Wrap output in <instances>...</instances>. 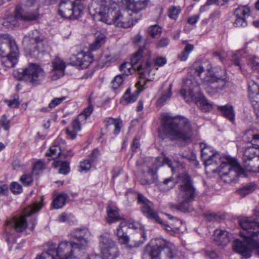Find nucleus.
<instances>
[{"label": "nucleus", "instance_id": "nucleus-1", "mask_svg": "<svg viewBox=\"0 0 259 259\" xmlns=\"http://www.w3.org/2000/svg\"><path fill=\"white\" fill-rule=\"evenodd\" d=\"M200 147L205 165L221 163L218 170L221 180L225 183H230L243 174V169L235 159L228 156L221 157L218 152H213L212 147L205 143H201Z\"/></svg>", "mask_w": 259, "mask_h": 259}, {"label": "nucleus", "instance_id": "nucleus-2", "mask_svg": "<svg viewBox=\"0 0 259 259\" xmlns=\"http://www.w3.org/2000/svg\"><path fill=\"white\" fill-rule=\"evenodd\" d=\"M238 222L242 229L240 234L244 238L243 241L235 240L233 249L246 257H250L252 251L259 255V238H256L259 234V222L246 217L239 218Z\"/></svg>", "mask_w": 259, "mask_h": 259}, {"label": "nucleus", "instance_id": "nucleus-3", "mask_svg": "<svg viewBox=\"0 0 259 259\" xmlns=\"http://www.w3.org/2000/svg\"><path fill=\"white\" fill-rule=\"evenodd\" d=\"M162 130L159 135L162 139L186 141L192 136V128L189 120L181 116L171 117L166 113L161 116Z\"/></svg>", "mask_w": 259, "mask_h": 259}, {"label": "nucleus", "instance_id": "nucleus-4", "mask_svg": "<svg viewBox=\"0 0 259 259\" xmlns=\"http://www.w3.org/2000/svg\"><path fill=\"white\" fill-rule=\"evenodd\" d=\"M146 49L145 46L140 47L138 51L133 55L131 59V62H125L121 65L120 71L123 76H127L135 71L133 65L139 63L137 67V70L140 74V80L136 83L137 86L142 85L144 80L152 81L154 79V73L151 75L152 71V59L151 53L147 51L145 52Z\"/></svg>", "mask_w": 259, "mask_h": 259}, {"label": "nucleus", "instance_id": "nucleus-5", "mask_svg": "<svg viewBox=\"0 0 259 259\" xmlns=\"http://www.w3.org/2000/svg\"><path fill=\"white\" fill-rule=\"evenodd\" d=\"M196 75L199 76L203 83L207 85L214 92H218L225 89L229 78L226 70L220 69L213 71L211 66L194 64L192 68Z\"/></svg>", "mask_w": 259, "mask_h": 259}, {"label": "nucleus", "instance_id": "nucleus-6", "mask_svg": "<svg viewBox=\"0 0 259 259\" xmlns=\"http://www.w3.org/2000/svg\"><path fill=\"white\" fill-rule=\"evenodd\" d=\"M179 193L177 196L178 203L174 207L180 211L186 212L188 210L191 202L194 200L196 196V189L191 177L186 172L178 176Z\"/></svg>", "mask_w": 259, "mask_h": 259}, {"label": "nucleus", "instance_id": "nucleus-7", "mask_svg": "<svg viewBox=\"0 0 259 259\" xmlns=\"http://www.w3.org/2000/svg\"><path fill=\"white\" fill-rule=\"evenodd\" d=\"M42 207L41 203L34 202L31 206L26 208L24 211V215L20 217H14L8 220L5 224V233L8 242L13 241V235L15 232H22L27 227L26 218L40 210Z\"/></svg>", "mask_w": 259, "mask_h": 259}, {"label": "nucleus", "instance_id": "nucleus-8", "mask_svg": "<svg viewBox=\"0 0 259 259\" xmlns=\"http://www.w3.org/2000/svg\"><path fill=\"white\" fill-rule=\"evenodd\" d=\"M19 48L14 39L8 34L0 35V59L5 67H13L17 63Z\"/></svg>", "mask_w": 259, "mask_h": 259}, {"label": "nucleus", "instance_id": "nucleus-9", "mask_svg": "<svg viewBox=\"0 0 259 259\" xmlns=\"http://www.w3.org/2000/svg\"><path fill=\"white\" fill-rule=\"evenodd\" d=\"M44 36L39 35L37 30H34L28 36H25L23 44L26 53L33 58H38L41 53L45 51L44 49Z\"/></svg>", "mask_w": 259, "mask_h": 259}, {"label": "nucleus", "instance_id": "nucleus-10", "mask_svg": "<svg viewBox=\"0 0 259 259\" xmlns=\"http://www.w3.org/2000/svg\"><path fill=\"white\" fill-rule=\"evenodd\" d=\"M84 9V5L81 2L62 1L59 6V14L66 19H77L83 15Z\"/></svg>", "mask_w": 259, "mask_h": 259}, {"label": "nucleus", "instance_id": "nucleus-11", "mask_svg": "<svg viewBox=\"0 0 259 259\" xmlns=\"http://www.w3.org/2000/svg\"><path fill=\"white\" fill-rule=\"evenodd\" d=\"M76 245L74 241L71 242L65 241L60 242L57 249L55 246L50 248L55 250L54 256L57 259H79V257L84 253L82 251L78 252L79 249Z\"/></svg>", "mask_w": 259, "mask_h": 259}, {"label": "nucleus", "instance_id": "nucleus-12", "mask_svg": "<svg viewBox=\"0 0 259 259\" xmlns=\"http://www.w3.org/2000/svg\"><path fill=\"white\" fill-rule=\"evenodd\" d=\"M117 4L111 0H101L93 2L89 7L90 13L93 16H100L101 21L109 17V13H112L116 9Z\"/></svg>", "mask_w": 259, "mask_h": 259}, {"label": "nucleus", "instance_id": "nucleus-13", "mask_svg": "<svg viewBox=\"0 0 259 259\" xmlns=\"http://www.w3.org/2000/svg\"><path fill=\"white\" fill-rule=\"evenodd\" d=\"M99 247L103 257L105 259H115L120 254L116 242L107 233L100 237Z\"/></svg>", "mask_w": 259, "mask_h": 259}, {"label": "nucleus", "instance_id": "nucleus-14", "mask_svg": "<svg viewBox=\"0 0 259 259\" xmlns=\"http://www.w3.org/2000/svg\"><path fill=\"white\" fill-rule=\"evenodd\" d=\"M19 80H25L33 85L39 84L45 78V72L42 68L35 64H30L19 72Z\"/></svg>", "mask_w": 259, "mask_h": 259}, {"label": "nucleus", "instance_id": "nucleus-15", "mask_svg": "<svg viewBox=\"0 0 259 259\" xmlns=\"http://www.w3.org/2000/svg\"><path fill=\"white\" fill-rule=\"evenodd\" d=\"M157 259H174L177 254V248L171 242L162 238H156Z\"/></svg>", "mask_w": 259, "mask_h": 259}, {"label": "nucleus", "instance_id": "nucleus-16", "mask_svg": "<svg viewBox=\"0 0 259 259\" xmlns=\"http://www.w3.org/2000/svg\"><path fill=\"white\" fill-rule=\"evenodd\" d=\"M72 241L75 242L79 249L78 252L82 251L84 253V250L87 246L88 241V237L90 235L89 230L86 228L76 229L70 233Z\"/></svg>", "mask_w": 259, "mask_h": 259}, {"label": "nucleus", "instance_id": "nucleus-17", "mask_svg": "<svg viewBox=\"0 0 259 259\" xmlns=\"http://www.w3.org/2000/svg\"><path fill=\"white\" fill-rule=\"evenodd\" d=\"M113 21L117 26L125 28L134 25L132 13L127 9L116 14L113 18Z\"/></svg>", "mask_w": 259, "mask_h": 259}, {"label": "nucleus", "instance_id": "nucleus-18", "mask_svg": "<svg viewBox=\"0 0 259 259\" xmlns=\"http://www.w3.org/2000/svg\"><path fill=\"white\" fill-rule=\"evenodd\" d=\"M93 61V57L90 52H81L71 58V63L73 65L79 67L81 69L88 67Z\"/></svg>", "mask_w": 259, "mask_h": 259}, {"label": "nucleus", "instance_id": "nucleus-19", "mask_svg": "<svg viewBox=\"0 0 259 259\" xmlns=\"http://www.w3.org/2000/svg\"><path fill=\"white\" fill-rule=\"evenodd\" d=\"M16 17L24 21H32L37 20L39 17L38 7L30 10L24 9L20 7H16Z\"/></svg>", "mask_w": 259, "mask_h": 259}, {"label": "nucleus", "instance_id": "nucleus-20", "mask_svg": "<svg viewBox=\"0 0 259 259\" xmlns=\"http://www.w3.org/2000/svg\"><path fill=\"white\" fill-rule=\"evenodd\" d=\"M250 8L247 6H240L236 9L234 15L236 19L233 23L235 27H245L247 23L246 20V16H249Z\"/></svg>", "mask_w": 259, "mask_h": 259}, {"label": "nucleus", "instance_id": "nucleus-21", "mask_svg": "<svg viewBox=\"0 0 259 259\" xmlns=\"http://www.w3.org/2000/svg\"><path fill=\"white\" fill-rule=\"evenodd\" d=\"M199 84L194 79L188 78L184 80L183 89L180 91L181 95L185 98L186 94L193 99L195 96V92L199 91Z\"/></svg>", "mask_w": 259, "mask_h": 259}, {"label": "nucleus", "instance_id": "nucleus-22", "mask_svg": "<svg viewBox=\"0 0 259 259\" xmlns=\"http://www.w3.org/2000/svg\"><path fill=\"white\" fill-rule=\"evenodd\" d=\"M127 223L126 221L121 222L116 228L115 235L117 237L118 243L120 245H125L126 248L129 244L130 238L125 229L127 228Z\"/></svg>", "mask_w": 259, "mask_h": 259}, {"label": "nucleus", "instance_id": "nucleus-23", "mask_svg": "<svg viewBox=\"0 0 259 259\" xmlns=\"http://www.w3.org/2000/svg\"><path fill=\"white\" fill-rule=\"evenodd\" d=\"M52 80H57L64 75L66 66L65 62L60 58L56 57L52 61Z\"/></svg>", "mask_w": 259, "mask_h": 259}, {"label": "nucleus", "instance_id": "nucleus-24", "mask_svg": "<svg viewBox=\"0 0 259 259\" xmlns=\"http://www.w3.org/2000/svg\"><path fill=\"white\" fill-rule=\"evenodd\" d=\"M147 81L145 80L142 81V85L137 86L136 85L138 89L133 93H131L130 88H128L122 97L120 102L124 105H126L135 102L137 100L140 92L139 90L140 88L145 85Z\"/></svg>", "mask_w": 259, "mask_h": 259}, {"label": "nucleus", "instance_id": "nucleus-25", "mask_svg": "<svg viewBox=\"0 0 259 259\" xmlns=\"http://www.w3.org/2000/svg\"><path fill=\"white\" fill-rule=\"evenodd\" d=\"M258 157L259 148L252 146L245 149L243 152V158L247 170L248 167L250 168L251 166L253 165L248 163V162L251 161L255 157H256L257 159Z\"/></svg>", "mask_w": 259, "mask_h": 259}, {"label": "nucleus", "instance_id": "nucleus-26", "mask_svg": "<svg viewBox=\"0 0 259 259\" xmlns=\"http://www.w3.org/2000/svg\"><path fill=\"white\" fill-rule=\"evenodd\" d=\"M148 3V0H128L126 5V9L131 13L137 14L145 9Z\"/></svg>", "mask_w": 259, "mask_h": 259}, {"label": "nucleus", "instance_id": "nucleus-27", "mask_svg": "<svg viewBox=\"0 0 259 259\" xmlns=\"http://www.w3.org/2000/svg\"><path fill=\"white\" fill-rule=\"evenodd\" d=\"M146 240V235L144 231L136 233L130 239V243L126 247L127 250H131L142 245Z\"/></svg>", "mask_w": 259, "mask_h": 259}, {"label": "nucleus", "instance_id": "nucleus-28", "mask_svg": "<svg viewBox=\"0 0 259 259\" xmlns=\"http://www.w3.org/2000/svg\"><path fill=\"white\" fill-rule=\"evenodd\" d=\"M213 240L218 245L226 246L230 241L228 232L226 231L216 229L214 232Z\"/></svg>", "mask_w": 259, "mask_h": 259}, {"label": "nucleus", "instance_id": "nucleus-29", "mask_svg": "<svg viewBox=\"0 0 259 259\" xmlns=\"http://www.w3.org/2000/svg\"><path fill=\"white\" fill-rule=\"evenodd\" d=\"M153 204L152 202H149L146 205H143L141 207V210L144 215L147 218L154 220L158 223H162L160 218L157 213L153 209Z\"/></svg>", "mask_w": 259, "mask_h": 259}, {"label": "nucleus", "instance_id": "nucleus-30", "mask_svg": "<svg viewBox=\"0 0 259 259\" xmlns=\"http://www.w3.org/2000/svg\"><path fill=\"white\" fill-rule=\"evenodd\" d=\"M152 245H147L143 251L142 259H157V252L156 239L152 241Z\"/></svg>", "mask_w": 259, "mask_h": 259}, {"label": "nucleus", "instance_id": "nucleus-31", "mask_svg": "<svg viewBox=\"0 0 259 259\" xmlns=\"http://www.w3.org/2000/svg\"><path fill=\"white\" fill-rule=\"evenodd\" d=\"M218 110L221 112L223 116L233 123L235 121V112L231 105L219 106Z\"/></svg>", "mask_w": 259, "mask_h": 259}, {"label": "nucleus", "instance_id": "nucleus-32", "mask_svg": "<svg viewBox=\"0 0 259 259\" xmlns=\"http://www.w3.org/2000/svg\"><path fill=\"white\" fill-rule=\"evenodd\" d=\"M107 217L106 218L107 223L111 224L121 220L119 216L118 211L115 207L111 205H108L107 207Z\"/></svg>", "mask_w": 259, "mask_h": 259}, {"label": "nucleus", "instance_id": "nucleus-33", "mask_svg": "<svg viewBox=\"0 0 259 259\" xmlns=\"http://www.w3.org/2000/svg\"><path fill=\"white\" fill-rule=\"evenodd\" d=\"M68 196L65 193H61L54 196L52 204L53 207L55 209L62 208L66 203V200Z\"/></svg>", "mask_w": 259, "mask_h": 259}, {"label": "nucleus", "instance_id": "nucleus-34", "mask_svg": "<svg viewBox=\"0 0 259 259\" xmlns=\"http://www.w3.org/2000/svg\"><path fill=\"white\" fill-rule=\"evenodd\" d=\"M246 56L247 53L245 49L238 50L232 55V60L233 63L235 65L239 66L240 70L241 69V59L246 57Z\"/></svg>", "mask_w": 259, "mask_h": 259}, {"label": "nucleus", "instance_id": "nucleus-35", "mask_svg": "<svg viewBox=\"0 0 259 259\" xmlns=\"http://www.w3.org/2000/svg\"><path fill=\"white\" fill-rule=\"evenodd\" d=\"M175 186V182L172 178L165 179L162 183L158 185L159 190L162 192L169 191Z\"/></svg>", "mask_w": 259, "mask_h": 259}, {"label": "nucleus", "instance_id": "nucleus-36", "mask_svg": "<svg viewBox=\"0 0 259 259\" xmlns=\"http://www.w3.org/2000/svg\"><path fill=\"white\" fill-rule=\"evenodd\" d=\"M60 140V139L57 138L54 142V145L50 147L49 151L46 153L47 157H53L54 156H56L55 157H57L62 154V150H61V147L57 145L58 142Z\"/></svg>", "mask_w": 259, "mask_h": 259}, {"label": "nucleus", "instance_id": "nucleus-37", "mask_svg": "<svg viewBox=\"0 0 259 259\" xmlns=\"http://www.w3.org/2000/svg\"><path fill=\"white\" fill-rule=\"evenodd\" d=\"M105 122H106V126L111 124L114 125L115 128L113 132L114 135H117L119 133L122 124V121L120 119H115L112 117H109L105 119Z\"/></svg>", "mask_w": 259, "mask_h": 259}, {"label": "nucleus", "instance_id": "nucleus-38", "mask_svg": "<svg viewBox=\"0 0 259 259\" xmlns=\"http://www.w3.org/2000/svg\"><path fill=\"white\" fill-rule=\"evenodd\" d=\"M255 87L258 90V93H254L251 90L250 85L249 84L248 85V96L253 109H256L259 107V88L257 85H255Z\"/></svg>", "mask_w": 259, "mask_h": 259}, {"label": "nucleus", "instance_id": "nucleus-39", "mask_svg": "<svg viewBox=\"0 0 259 259\" xmlns=\"http://www.w3.org/2000/svg\"><path fill=\"white\" fill-rule=\"evenodd\" d=\"M105 41L106 36L103 34H99L96 37L94 41L90 45V51H95L97 50L105 44Z\"/></svg>", "mask_w": 259, "mask_h": 259}, {"label": "nucleus", "instance_id": "nucleus-40", "mask_svg": "<svg viewBox=\"0 0 259 259\" xmlns=\"http://www.w3.org/2000/svg\"><path fill=\"white\" fill-rule=\"evenodd\" d=\"M257 188V185L254 183H251L243 186L242 188L238 190L237 192L240 195L244 197L255 191Z\"/></svg>", "mask_w": 259, "mask_h": 259}, {"label": "nucleus", "instance_id": "nucleus-41", "mask_svg": "<svg viewBox=\"0 0 259 259\" xmlns=\"http://www.w3.org/2000/svg\"><path fill=\"white\" fill-rule=\"evenodd\" d=\"M20 20L16 17V8L15 11V16H11L7 18L3 22L4 26L9 29H13L15 27L18 26V20Z\"/></svg>", "mask_w": 259, "mask_h": 259}, {"label": "nucleus", "instance_id": "nucleus-42", "mask_svg": "<svg viewBox=\"0 0 259 259\" xmlns=\"http://www.w3.org/2000/svg\"><path fill=\"white\" fill-rule=\"evenodd\" d=\"M54 165L55 167L60 166L59 173L66 175L70 171L69 163L66 161L60 162L55 160Z\"/></svg>", "mask_w": 259, "mask_h": 259}, {"label": "nucleus", "instance_id": "nucleus-43", "mask_svg": "<svg viewBox=\"0 0 259 259\" xmlns=\"http://www.w3.org/2000/svg\"><path fill=\"white\" fill-rule=\"evenodd\" d=\"M194 47L193 45L187 44L185 46L184 50L178 55V59L182 61H186L187 59L189 54L194 50Z\"/></svg>", "mask_w": 259, "mask_h": 259}, {"label": "nucleus", "instance_id": "nucleus-44", "mask_svg": "<svg viewBox=\"0 0 259 259\" xmlns=\"http://www.w3.org/2000/svg\"><path fill=\"white\" fill-rule=\"evenodd\" d=\"M85 122V118L82 115H78L77 117L74 119L71 124L72 128L74 132H78L81 129V125Z\"/></svg>", "mask_w": 259, "mask_h": 259}, {"label": "nucleus", "instance_id": "nucleus-45", "mask_svg": "<svg viewBox=\"0 0 259 259\" xmlns=\"http://www.w3.org/2000/svg\"><path fill=\"white\" fill-rule=\"evenodd\" d=\"M181 12V9L179 6H171L168 9V16L171 19L176 20Z\"/></svg>", "mask_w": 259, "mask_h": 259}, {"label": "nucleus", "instance_id": "nucleus-46", "mask_svg": "<svg viewBox=\"0 0 259 259\" xmlns=\"http://www.w3.org/2000/svg\"><path fill=\"white\" fill-rule=\"evenodd\" d=\"M162 32L161 28L158 25H154L150 26L147 29L148 35L153 38L159 36Z\"/></svg>", "mask_w": 259, "mask_h": 259}, {"label": "nucleus", "instance_id": "nucleus-47", "mask_svg": "<svg viewBox=\"0 0 259 259\" xmlns=\"http://www.w3.org/2000/svg\"><path fill=\"white\" fill-rule=\"evenodd\" d=\"M171 89L172 84L169 85L167 92L163 94L157 100V104L158 105L161 106L163 105L165 102L168 99H169L171 96Z\"/></svg>", "mask_w": 259, "mask_h": 259}, {"label": "nucleus", "instance_id": "nucleus-48", "mask_svg": "<svg viewBox=\"0 0 259 259\" xmlns=\"http://www.w3.org/2000/svg\"><path fill=\"white\" fill-rule=\"evenodd\" d=\"M163 164H166L169 167H171L172 162L171 160L167 157L160 156L156 158L154 163L156 168L161 166Z\"/></svg>", "mask_w": 259, "mask_h": 259}, {"label": "nucleus", "instance_id": "nucleus-49", "mask_svg": "<svg viewBox=\"0 0 259 259\" xmlns=\"http://www.w3.org/2000/svg\"><path fill=\"white\" fill-rule=\"evenodd\" d=\"M55 253V250L54 249L49 248L47 251L37 255L35 259H54Z\"/></svg>", "mask_w": 259, "mask_h": 259}, {"label": "nucleus", "instance_id": "nucleus-50", "mask_svg": "<svg viewBox=\"0 0 259 259\" xmlns=\"http://www.w3.org/2000/svg\"><path fill=\"white\" fill-rule=\"evenodd\" d=\"M20 182L25 186H29L33 183L32 174H24L22 175L20 179Z\"/></svg>", "mask_w": 259, "mask_h": 259}, {"label": "nucleus", "instance_id": "nucleus-51", "mask_svg": "<svg viewBox=\"0 0 259 259\" xmlns=\"http://www.w3.org/2000/svg\"><path fill=\"white\" fill-rule=\"evenodd\" d=\"M123 81V75H117L112 80V87L114 90L118 89L122 83Z\"/></svg>", "mask_w": 259, "mask_h": 259}, {"label": "nucleus", "instance_id": "nucleus-52", "mask_svg": "<svg viewBox=\"0 0 259 259\" xmlns=\"http://www.w3.org/2000/svg\"><path fill=\"white\" fill-rule=\"evenodd\" d=\"M229 0H207L206 4L201 7L200 10V11H203L206 7L209 6L213 3H214L218 6H222L227 4Z\"/></svg>", "mask_w": 259, "mask_h": 259}, {"label": "nucleus", "instance_id": "nucleus-53", "mask_svg": "<svg viewBox=\"0 0 259 259\" xmlns=\"http://www.w3.org/2000/svg\"><path fill=\"white\" fill-rule=\"evenodd\" d=\"M44 168V163L42 161L39 160L34 164L32 168V172L36 175H38L42 172Z\"/></svg>", "mask_w": 259, "mask_h": 259}, {"label": "nucleus", "instance_id": "nucleus-54", "mask_svg": "<svg viewBox=\"0 0 259 259\" xmlns=\"http://www.w3.org/2000/svg\"><path fill=\"white\" fill-rule=\"evenodd\" d=\"M65 97L60 98H55L52 99L49 104L48 108L50 109H53L56 106L60 104L65 99Z\"/></svg>", "mask_w": 259, "mask_h": 259}, {"label": "nucleus", "instance_id": "nucleus-55", "mask_svg": "<svg viewBox=\"0 0 259 259\" xmlns=\"http://www.w3.org/2000/svg\"><path fill=\"white\" fill-rule=\"evenodd\" d=\"M5 102L8 104L9 107L13 108H18L20 104L17 95L13 99L5 100Z\"/></svg>", "mask_w": 259, "mask_h": 259}, {"label": "nucleus", "instance_id": "nucleus-56", "mask_svg": "<svg viewBox=\"0 0 259 259\" xmlns=\"http://www.w3.org/2000/svg\"><path fill=\"white\" fill-rule=\"evenodd\" d=\"M199 102L202 110L207 112L211 109V105L207 102L204 98H201Z\"/></svg>", "mask_w": 259, "mask_h": 259}, {"label": "nucleus", "instance_id": "nucleus-57", "mask_svg": "<svg viewBox=\"0 0 259 259\" xmlns=\"http://www.w3.org/2000/svg\"><path fill=\"white\" fill-rule=\"evenodd\" d=\"M10 189L14 194H20L22 191V188L21 185L15 182L11 184Z\"/></svg>", "mask_w": 259, "mask_h": 259}, {"label": "nucleus", "instance_id": "nucleus-58", "mask_svg": "<svg viewBox=\"0 0 259 259\" xmlns=\"http://www.w3.org/2000/svg\"><path fill=\"white\" fill-rule=\"evenodd\" d=\"M0 124L3 128L7 131L10 127V122L7 119L6 115H3L0 119Z\"/></svg>", "mask_w": 259, "mask_h": 259}, {"label": "nucleus", "instance_id": "nucleus-59", "mask_svg": "<svg viewBox=\"0 0 259 259\" xmlns=\"http://www.w3.org/2000/svg\"><path fill=\"white\" fill-rule=\"evenodd\" d=\"M91 161L89 160H85L80 162V171H88L91 167Z\"/></svg>", "mask_w": 259, "mask_h": 259}, {"label": "nucleus", "instance_id": "nucleus-60", "mask_svg": "<svg viewBox=\"0 0 259 259\" xmlns=\"http://www.w3.org/2000/svg\"><path fill=\"white\" fill-rule=\"evenodd\" d=\"M153 61L154 65L158 66H162L167 62L166 59L165 57L161 56H157L153 60Z\"/></svg>", "mask_w": 259, "mask_h": 259}, {"label": "nucleus", "instance_id": "nucleus-61", "mask_svg": "<svg viewBox=\"0 0 259 259\" xmlns=\"http://www.w3.org/2000/svg\"><path fill=\"white\" fill-rule=\"evenodd\" d=\"M169 42V40L167 37L161 38L156 44V47L158 48H164L167 47Z\"/></svg>", "mask_w": 259, "mask_h": 259}, {"label": "nucleus", "instance_id": "nucleus-62", "mask_svg": "<svg viewBox=\"0 0 259 259\" xmlns=\"http://www.w3.org/2000/svg\"><path fill=\"white\" fill-rule=\"evenodd\" d=\"M93 111V107L92 105H89V106L84 109L83 112L79 115H82L85 118V121H86L87 118L90 116Z\"/></svg>", "mask_w": 259, "mask_h": 259}, {"label": "nucleus", "instance_id": "nucleus-63", "mask_svg": "<svg viewBox=\"0 0 259 259\" xmlns=\"http://www.w3.org/2000/svg\"><path fill=\"white\" fill-rule=\"evenodd\" d=\"M254 132L251 130L246 131L244 135V140L247 142H252Z\"/></svg>", "mask_w": 259, "mask_h": 259}, {"label": "nucleus", "instance_id": "nucleus-64", "mask_svg": "<svg viewBox=\"0 0 259 259\" xmlns=\"http://www.w3.org/2000/svg\"><path fill=\"white\" fill-rule=\"evenodd\" d=\"M205 218L209 222H213L220 219V216L215 213H208L205 214Z\"/></svg>", "mask_w": 259, "mask_h": 259}]
</instances>
